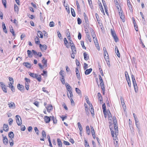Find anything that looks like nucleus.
<instances>
[{
	"mask_svg": "<svg viewBox=\"0 0 147 147\" xmlns=\"http://www.w3.org/2000/svg\"><path fill=\"white\" fill-rule=\"evenodd\" d=\"M42 136L43 138H45L46 136V132L44 130H42Z\"/></svg>",
	"mask_w": 147,
	"mask_h": 147,
	"instance_id": "4c0bfd02",
	"label": "nucleus"
},
{
	"mask_svg": "<svg viewBox=\"0 0 147 147\" xmlns=\"http://www.w3.org/2000/svg\"><path fill=\"white\" fill-rule=\"evenodd\" d=\"M92 70L91 68H90L88 69H87L85 71V74L86 75L89 74L92 71Z\"/></svg>",
	"mask_w": 147,
	"mask_h": 147,
	"instance_id": "a211bd4d",
	"label": "nucleus"
},
{
	"mask_svg": "<svg viewBox=\"0 0 147 147\" xmlns=\"http://www.w3.org/2000/svg\"><path fill=\"white\" fill-rule=\"evenodd\" d=\"M103 50L104 51V55H106V54L107 55H108V53L105 47H103Z\"/></svg>",
	"mask_w": 147,
	"mask_h": 147,
	"instance_id": "e433bc0d",
	"label": "nucleus"
},
{
	"mask_svg": "<svg viewBox=\"0 0 147 147\" xmlns=\"http://www.w3.org/2000/svg\"><path fill=\"white\" fill-rule=\"evenodd\" d=\"M17 88L22 92L24 91V87L23 85L20 84H18L17 85Z\"/></svg>",
	"mask_w": 147,
	"mask_h": 147,
	"instance_id": "20e7f679",
	"label": "nucleus"
},
{
	"mask_svg": "<svg viewBox=\"0 0 147 147\" xmlns=\"http://www.w3.org/2000/svg\"><path fill=\"white\" fill-rule=\"evenodd\" d=\"M3 143L5 145H6L8 143V140L6 136H4L3 137Z\"/></svg>",
	"mask_w": 147,
	"mask_h": 147,
	"instance_id": "f8f14e48",
	"label": "nucleus"
},
{
	"mask_svg": "<svg viewBox=\"0 0 147 147\" xmlns=\"http://www.w3.org/2000/svg\"><path fill=\"white\" fill-rule=\"evenodd\" d=\"M90 107H91V109L90 110V111L91 112V113L92 114V116L94 115V109H93L92 105V104H90Z\"/></svg>",
	"mask_w": 147,
	"mask_h": 147,
	"instance_id": "5701e85b",
	"label": "nucleus"
},
{
	"mask_svg": "<svg viewBox=\"0 0 147 147\" xmlns=\"http://www.w3.org/2000/svg\"><path fill=\"white\" fill-rule=\"evenodd\" d=\"M76 75L77 78L79 80H80L81 79L80 76V74L79 72L78 69V67H77L76 69Z\"/></svg>",
	"mask_w": 147,
	"mask_h": 147,
	"instance_id": "6e6552de",
	"label": "nucleus"
},
{
	"mask_svg": "<svg viewBox=\"0 0 147 147\" xmlns=\"http://www.w3.org/2000/svg\"><path fill=\"white\" fill-rule=\"evenodd\" d=\"M128 5V6L129 8V10L131 11V12L133 11V9L132 7V6L131 5L130 3H128V4H127Z\"/></svg>",
	"mask_w": 147,
	"mask_h": 147,
	"instance_id": "79ce46f5",
	"label": "nucleus"
},
{
	"mask_svg": "<svg viewBox=\"0 0 147 147\" xmlns=\"http://www.w3.org/2000/svg\"><path fill=\"white\" fill-rule=\"evenodd\" d=\"M37 35L38 36L41 38H43V36L42 35V34L41 32L40 31H38L37 32Z\"/></svg>",
	"mask_w": 147,
	"mask_h": 147,
	"instance_id": "bb28decb",
	"label": "nucleus"
},
{
	"mask_svg": "<svg viewBox=\"0 0 147 147\" xmlns=\"http://www.w3.org/2000/svg\"><path fill=\"white\" fill-rule=\"evenodd\" d=\"M97 96L98 97V100L100 101V103H102V98L101 94L99 92L98 93Z\"/></svg>",
	"mask_w": 147,
	"mask_h": 147,
	"instance_id": "1a4fd4ad",
	"label": "nucleus"
},
{
	"mask_svg": "<svg viewBox=\"0 0 147 147\" xmlns=\"http://www.w3.org/2000/svg\"><path fill=\"white\" fill-rule=\"evenodd\" d=\"M49 25L50 27H53L54 26L55 23L53 21L49 23Z\"/></svg>",
	"mask_w": 147,
	"mask_h": 147,
	"instance_id": "a18cd8bd",
	"label": "nucleus"
},
{
	"mask_svg": "<svg viewBox=\"0 0 147 147\" xmlns=\"http://www.w3.org/2000/svg\"><path fill=\"white\" fill-rule=\"evenodd\" d=\"M57 34L59 38H62L61 35L59 31H58L57 32Z\"/></svg>",
	"mask_w": 147,
	"mask_h": 147,
	"instance_id": "49530a36",
	"label": "nucleus"
},
{
	"mask_svg": "<svg viewBox=\"0 0 147 147\" xmlns=\"http://www.w3.org/2000/svg\"><path fill=\"white\" fill-rule=\"evenodd\" d=\"M64 71L61 70L59 72V74L60 75V78H64V73H63Z\"/></svg>",
	"mask_w": 147,
	"mask_h": 147,
	"instance_id": "b1692460",
	"label": "nucleus"
},
{
	"mask_svg": "<svg viewBox=\"0 0 147 147\" xmlns=\"http://www.w3.org/2000/svg\"><path fill=\"white\" fill-rule=\"evenodd\" d=\"M120 18L122 20V21L123 22H124L125 21V20L124 19V15H122L120 16Z\"/></svg>",
	"mask_w": 147,
	"mask_h": 147,
	"instance_id": "774afa93",
	"label": "nucleus"
},
{
	"mask_svg": "<svg viewBox=\"0 0 147 147\" xmlns=\"http://www.w3.org/2000/svg\"><path fill=\"white\" fill-rule=\"evenodd\" d=\"M29 74L30 75V76L32 77L33 78H35L36 77V76L37 74H34V73H32L31 72H28Z\"/></svg>",
	"mask_w": 147,
	"mask_h": 147,
	"instance_id": "4be33fe9",
	"label": "nucleus"
},
{
	"mask_svg": "<svg viewBox=\"0 0 147 147\" xmlns=\"http://www.w3.org/2000/svg\"><path fill=\"white\" fill-rule=\"evenodd\" d=\"M66 86L68 91L69 90H71V86L69 85L68 84H67L66 85Z\"/></svg>",
	"mask_w": 147,
	"mask_h": 147,
	"instance_id": "6e6d98bb",
	"label": "nucleus"
},
{
	"mask_svg": "<svg viewBox=\"0 0 147 147\" xmlns=\"http://www.w3.org/2000/svg\"><path fill=\"white\" fill-rule=\"evenodd\" d=\"M121 9V8L120 9V11H119V15L120 16L122 15H124L123 11Z\"/></svg>",
	"mask_w": 147,
	"mask_h": 147,
	"instance_id": "5fc2aeb1",
	"label": "nucleus"
},
{
	"mask_svg": "<svg viewBox=\"0 0 147 147\" xmlns=\"http://www.w3.org/2000/svg\"><path fill=\"white\" fill-rule=\"evenodd\" d=\"M67 95L69 98L70 97L72 98L73 96V94L71 90H69L67 91Z\"/></svg>",
	"mask_w": 147,
	"mask_h": 147,
	"instance_id": "ddd939ff",
	"label": "nucleus"
},
{
	"mask_svg": "<svg viewBox=\"0 0 147 147\" xmlns=\"http://www.w3.org/2000/svg\"><path fill=\"white\" fill-rule=\"evenodd\" d=\"M84 19L85 22V23L86 24H88L89 23V20L87 15L85 13H84Z\"/></svg>",
	"mask_w": 147,
	"mask_h": 147,
	"instance_id": "9b49d317",
	"label": "nucleus"
},
{
	"mask_svg": "<svg viewBox=\"0 0 147 147\" xmlns=\"http://www.w3.org/2000/svg\"><path fill=\"white\" fill-rule=\"evenodd\" d=\"M9 107L10 108H11L12 109H14L15 108V104L14 102H11L9 103L8 104Z\"/></svg>",
	"mask_w": 147,
	"mask_h": 147,
	"instance_id": "2eb2a0df",
	"label": "nucleus"
},
{
	"mask_svg": "<svg viewBox=\"0 0 147 147\" xmlns=\"http://www.w3.org/2000/svg\"><path fill=\"white\" fill-rule=\"evenodd\" d=\"M76 91L78 94H80L81 95V91L78 88H76Z\"/></svg>",
	"mask_w": 147,
	"mask_h": 147,
	"instance_id": "ea45409f",
	"label": "nucleus"
},
{
	"mask_svg": "<svg viewBox=\"0 0 147 147\" xmlns=\"http://www.w3.org/2000/svg\"><path fill=\"white\" fill-rule=\"evenodd\" d=\"M16 121L17 124L19 125H20L22 124V120L20 117L17 115L16 116Z\"/></svg>",
	"mask_w": 147,
	"mask_h": 147,
	"instance_id": "7ed1b4c3",
	"label": "nucleus"
},
{
	"mask_svg": "<svg viewBox=\"0 0 147 147\" xmlns=\"http://www.w3.org/2000/svg\"><path fill=\"white\" fill-rule=\"evenodd\" d=\"M57 143L59 147H62V143L59 138L57 139Z\"/></svg>",
	"mask_w": 147,
	"mask_h": 147,
	"instance_id": "f3484780",
	"label": "nucleus"
},
{
	"mask_svg": "<svg viewBox=\"0 0 147 147\" xmlns=\"http://www.w3.org/2000/svg\"><path fill=\"white\" fill-rule=\"evenodd\" d=\"M14 10L15 12H16L17 13H18L19 8L18 6L16 4L14 5Z\"/></svg>",
	"mask_w": 147,
	"mask_h": 147,
	"instance_id": "393cba45",
	"label": "nucleus"
},
{
	"mask_svg": "<svg viewBox=\"0 0 147 147\" xmlns=\"http://www.w3.org/2000/svg\"><path fill=\"white\" fill-rule=\"evenodd\" d=\"M26 127L24 125H22L21 126V130L22 131H24L25 130Z\"/></svg>",
	"mask_w": 147,
	"mask_h": 147,
	"instance_id": "e2e57ef3",
	"label": "nucleus"
},
{
	"mask_svg": "<svg viewBox=\"0 0 147 147\" xmlns=\"http://www.w3.org/2000/svg\"><path fill=\"white\" fill-rule=\"evenodd\" d=\"M120 99H121V102L122 105L123 106L124 105H125V103L124 102V100H123V98L122 97H121Z\"/></svg>",
	"mask_w": 147,
	"mask_h": 147,
	"instance_id": "864d4df0",
	"label": "nucleus"
},
{
	"mask_svg": "<svg viewBox=\"0 0 147 147\" xmlns=\"http://www.w3.org/2000/svg\"><path fill=\"white\" fill-rule=\"evenodd\" d=\"M114 3L116 5V7L118 9H119V8L118 7V5H119L118 3L117 0H114Z\"/></svg>",
	"mask_w": 147,
	"mask_h": 147,
	"instance_id": "3c124183",
	"label": "nucleus"
},
{
	"mask_svg": "<svg viewBox=\"0 0 147 147\" xmlns=\"http://www.w3.org/2000/svg\"><path fill=\"white\" fill-rule=\"evenodd\" d=\"M23 65L27 68H30L31 67V64L28 62H24L23 63Z\"/></svg>",
	"mask_w": 147,
	"mask_h": 147,
	"instance_id": "dca6fc26",
	"label": "nucleus"
},
{
	"mask_svg": "<svg viewBox=\"0 0 147 147\" xmlns=\"http://www.w3.org/2000/svg\"><path fill=\"white\" fill-rule=\"evenodd\" d=\"M78 23V24L80 25L81 24L82 21L81 19L79 18H77Z\"/></svg>",
	"mask_w": 147,
	"mask_h": 147,
	"instance_id": "4d7b16f0",
	"label": "nucleus"
},
{
	"mask_svg": "<svg viewBox=\"0 0 147 147\" xmlns=\"http://www.w3.org/2000/svg\"><path fill=\"white\" fill-rule=\"evenodd\" d=\"M82 35L81 33L80 32H78V39L80 40L81 38Z\"/></svg>",
	"mask_w": 147,
	"mask_h": 147,
	"instance_id": "338daca9",
	"label": "nucleus"
},
{
	"mask_svg": "<svg viewBox=\"0 0 147 147\" xmlns=\"http://www.w3.org/2000/svg\"><path fill=\"white\" fill-rule=\"evenodd\" d=\"M81 45H82V48L84 49H86V47H85V46H84V42L83 41H81Z\"/></svg>",
	"mask_w": 147,
	"mask_h": 147,
	"instance_id": "052dcab7",
	"label": "nucleus"
},
{
	"mask_svg": "<svg viewBox=\"0 0 147 147\" xmlns=\"http://www.w3.org/2000/svg\"><path fill=\"white\" fill-rule=\"evenodd\" d=\"M2 27L3 28V30L4 32H5V33H7V30L6 28V26L5 25V23L4 22H2Z\"/></svg>",
	"mask_w": 147,
	"mask_h": 147,
	"instance_id": "aec40b11",
	"label": "nucleus"
},
{
	"mask_svg": "<svg viewBox=\"0 0 147 147\" xmlns=\"http://www.w3.org/2000/svg\"><path fill=\"white\" fill-rule=\"evenodd\" d=\"M85 145L86 147H90L88 143V142L86 140L85 141Z\"/></svg>",
	"mask_w": 147,
	"mask_h": 147,
	"instance_id": "8fccbe9b",
	"label": "nucleus"
},
{
	"mask_svg": "<svg viewBox=\"0 0 147 147\" xmlns=\"http://www.w3.org/2000/svg\"><path fill=\"white\" fill-rule=\"evenodd\" d=\"M10 32L13 35V36H15V34L14 33V32L13 31V30L12 28V27H11V28H10Z\"/></svg>",
	"mask_w": 147,
	"mask_h": 147,
	"instance_id": "58836bf2",
	"label": "nucleus"
},
{
	"mask_svg": "<svg viewBox=\"0 0 147 147\" xmlns=\"http://www.w3.org/2000/svg\"><path fill=\"white\" fill-rule=\"evenodd\" d=\"M86 131L87 134L88 135H89L90 134V127L88 126H86Z\"/></svg>",
	"mask_w": 147,
	"mask_h": 147,
	"instance_id": "c756f323",
	"label": "nucleus"
},
{
	"mask_svg": "<svg viewBox=\"0 0 147 147\" xmlns=\"http://www.w3.org/2000/svg\"><path fill=\"white\" fill-rule=\"evenodd\" d=\"M2 3L5 8L6 7V0H2Z\"/></svg>",
	"mask_w": 147,
	"mask_h": 147,
	"instance_id": "603ef678",
	"label": "nucleus"
},
{
	"mask_svg": "<svg viewBox=\"0 0 147 147\" xmlns=\"http://www.w3.org/2000/svg\"><path fill=\"white\" fill-rule=\"evenodd\" d=\"M27 52L28 55H30L31 54L34 55H42L41 53L40 52L37 53L33 50H32V52H31V51L28 50L27 51Z\"/></svg>",
	"mask_w": 147,
	"mask_h": 147,
	"instance_id": "f03ea898",
	"label": "nucleus"
},
{
	"mask_svg": "<svg viewBox=\"0 0 147 147\" xmlns=\"http://www.w3.org/2000/svg\"><path fill=\"white\" fill-rule=\"evenodd\" d=\"M8 136L10 138H13L14 136L13 132L12 131L9 132L8 134Z\"/></svg>",
	"mask_w": 147,
	"mask_h": 147,
	"instance_id": "a878e982",
	"label": "nucleus"
},
{
	"mask_svg": "<svg viewBox=\"0 0 147 147\" xmlns=\"http://www.w3.org/2000/svg\"><path fill=\"white\" fill-rule=\"evenodd\" d=\"M78 124L79 130L81 132L82 130L83 129L81 124L80 122H78Z\"/></svg>",
	"mask_w": 147,
	"mask_h": 147,
	"instance_id": "473e14b6",
	"label": "nucleus"
},
{
	"mask_svg": "<svg viewBox=\"0 0 147 147\" xmlns=\"http://www.w3.org/2000/svg\"><path fill=\"white\" fill-rule=\"evenodd\" d=\"M51 119L53 121V123L54 124H56L57 123V120L56 118H55L54 116L51 117Z\"/></svg>",
	"mask_w": 147,
	"mask_h": 147,
	"instance_id": "c9c22d12",
	"label": "nucleus"
},
{
	"mask_svg": "<svg viewBox=\"0 0 147 147\" xmlns=\"http://www.w3.org/2000/svg\"><path fill=\"white\" fill-rule=\"evenodd\" d=\"M9 81L10 82H11L12 83H14L13 80V79L12 78L9 77Z\"/></svg>",
	"mask_w": 147,
	"mask_h": 147,
	"instance_id": "680f3d73",
	"label": "nucleus"
},
{
	"mask_svg": "<svg viewBox=\"0 0 147 147\" xmlns=\"http://www.w3.org/2000/svg\"><path fill=\"white\" fill-rule=\"evenodd\" d=\"M113 123H117V120L116 119V117L115 116L113 117Z\"/></svg>",
	"mask_w": 147,
	"mask_h": 147,
	"instance_id": "13d9d810",
	"label": "nucleus"
},
{
	"mask_svg": "<svg viewBox=\"0 0 147 147\" xmlns=\"http://www.w3.org/2000/svg\"><path fill=\"white\" fill-rule=\"evenodd\" d=\"M3 130L5 131H7L9 130V127L7 124H4L3 125Z\"/></svg>",
	"mask_w": 147,
	"mask_h": 147,
	"instance_id": "6ab92c4d",
	"label": "nucleus"
},
{
	"mask_svg": "<svg viewBox=\"0 0 147 147\" xmlns=\"http://www.w3.org/2000/svg\"><path fill=\"white\" fill-rule=\"evenodd\" d=\"M35 131L37 135L39 134L38 133V130L36 127H35L34 128Z\"/></svg>",
	"mask_w": 147,
	"mask_h": 147,
	"instance_id": "09e8293b",
	"label": "nucleus"
},
{
	"mask_svg": "<svg viewBox=\"0 0 147 147\" xmlns=\"http://www.w3.org/2000/svg\"><path fill=\"white\" fill-rule=\"evenodd\" d=\"M42 61L43 64V67L44 68L47 67V60H45L44 58H43Z\"/></svg>",
	"mask_w": 147,
	"mask_h": 147,
	"instance_id": "4468645a",
	"label": "nucleus"
},
{
	"mask_svg": "<svg viewBox=\"0 0 147 147\" xmlns=\"http://www.w3.org/2000/svg\"><path fill=\"white\" fill-rule=\"evenodd\" d=\"M8 121L9 122V125H11L13 122V120L11 118H9V119Z\"/></svg>",
	"mask_w": 147,
	"mask_h": 147,
	"instance_id": "0e129e2a",
	"label": "nucleus"
},
{
	"mask_svg": "<svg viewBox=\"0 0 147 147\" xmlns=\"http://www.w3.org/2000/svg\"><path fill=\"white\" fill-rule=\"evenodd\" d=\"M66 35L67 36V37H69V38L70 37V34L69 31V30L68 29L67 30Z\"/></svg>",
	"mask_w": 147,
	"mask_h": 147,
	"instance_id": "69168bd1",
	"label": "nucleus"
},
{
	"mask_svg": "<svg viewBox=\"0 0 147 147\" xmlns=\"http://www.w3.org/2000/svg\"><path fill=\"white\" fill-rule=\"evenodd\" d=\"M71 48L72 49L73 52V53H74V51H76V48L74 45V44L73 45H71Z\"/></svg>",
	"mask_w": 147,
	"mask_h": 147,
	"instance_id": "37998d69",
	"label": "nucleus"
},
{
	"mask_svg": "<svg viewBox=\"0 0 147 147\" xmlns=\"http://www.w3.org/2000/svg\"><path fill=\"white\" fill-rule=\"evenodd\" d=\"M35 40L36 44L38 45L39 44V43L40 42V41L39 40V39L38 37L36 36V38H35Z\"/></svg>",
	"mask_w": 147,
	"mask_h": 147,
	"instance_id": "c85d7f7f",
	"label": "nucleus"
},
{
	"mask_svg": "<svg viewBox=\"0 0 147 147\" xmlns=\"http://www.w3.org/2000/svg\"><path fill=\"white\" fill-rule=\"evenodd\" d=\"M102 109H103V112L105 113V111H106V107L105 103H104L102 105Z\"/></svg>",
	"mask_w": 147,
	"mask_h": 147,
	"instance_id": "72a5a7b5",
	"label": "nucleus"
},
{
	"mask_svg": "<svg viewBox=\"0 0 147 147\" xmlns=\"http://www.w3.org/2000/svg\"><path fill=\"white\" fill-rule=\"evenodd\" d=\"M1 87L3 91L5 93H7V90L5 87V86H3Z\"/></svg>",
	"mask_w": 147,
	"mask_h": 147,
	"instance_id": "c03bdc74",
	"label": "nucleus"
},
{
	"mask_svg": "<svg viewBox=\"0 0 147 147\" xmlns=\"http://www.w3.org/2000/svg\"><path fill=\"white\" fill-rule=\"evenodd\" d=\"M132 81L134 86V87L135 89V91L136 92V87L137 88V84L136 82V81L135 80V79H133L132 80Z\"/></svg>",
	"mask_w": 147,
	"mask_h": 147,
	"instance_id": "9d476101",
	"label": "nucleus"
},
{
	"mask_svg": "<svg viewBox=\"0 0 147 147\" xmlns=\"http://www.w3.org/2000/svg\"><path fill=\"white\" fill-rule=\"evenodd\" d=\"M46 108L47 109V111L49 113H50L53 109V107L51 105H49L47 107H46Z\"/></svg>",
	"mask_w": 147,
	"mask_h": 147,
	"instance_id": "412c9836",
	"label": "nucleus"
},
{
	"mask_svg": "<svg viewBox=\"0 0 147 147\" xmlns=\"http://www.w3.org/2000/svg\"><path fill=\"white\" fill-rule=\"evenodd\" d=\"M36 77H37L35 78L36 79L38 82H40L41 81V76L40 75L37 74Z\"/></svg>",
	"mask_w": 147,
	"mask_h": 147,
	"instance_id": "cd10ccee",
	"label": "nucleus"
},
{
	"mask_svg": "<svg viewBox=\"0 0 147 147\" xmlns=\"http://www.w3.org/2000/svg\"><path fill=\"white\" fill-rule=\"evenodd\" d=\"M52 117L50 116V117L47 116H44V119L46 123H49L51 121V118Z\"/></svg>",
	"mask_w": 147,
	"mask_h": 147,
	"instance_id": "423d86ee",
	"label": "nucleus"
},
{
	"mask_svg": "<svg viewBox=\"0 0 147 147\" xmlns=\"http://www.w3.org/2000/svg\"><path fill=\"white\" fill-rule=\"evenodd\" d=\"M111 34L113 37L114 40L115 42H117L118 40V38L114 30H113L112 29H111Z\"/></svg>",
	"mask_w": 147,
	"mask_h": 147,
	"instance_id": "f257e3e1",
	"label": "nucleus"
},
{
	"mask_svg": "<svg viewBox=\"0 0 147 147\" xmlns=\"http://www.w3.org/2000/svg\"><path fill=\"white\" fill-rule=\"evenodd\" d=\"M62 84H65V80L64 78H59Z\"/></svg>",
	"mask_w": 147,
	"mask_h": 147,
	"instance_id": "a19ab883",
	"label": "nucleus"
},
{
	"mask_svg": "<svg viewBox=\"0 0 147 147\" xmlns=\"http://www.w3.org/2000/svg\"><path fill=\"white\" fill-rule=\"evenodd\" d=\"M115 50L117 55H120L119 51L117 47L116 46L115 47Z\"/></svg>",
	"mask_w": 147,
	"mask_h": 147,
	"instance_id": "2f4dec72",
	"label": "nucleus"
},
{
	"mask_svg": "<svg viewBox=\"0 0 147 147\" xmlns=\"http://www.w3.org/2000/svg\"><path fill=\"white\" fill-rule=\"evenodd\" d=\"M95 16H96V18L97 19V21L98 22L99 21H100L99 17V16L98 15V14L97 13H96Z\"/></svg>",
	"mask_w": 147,
	"mask_h": 147,
	"instance_id": "bf43d9fd",
	"label": "nucleus"
},
{
	"mask_svg": "<svg viewBox=\"0 0 147 147\" xmlns=\"http://www.w3.org/2000/svg\"><path fill=\"white\" fill-rule=\"evenodd\" d=\"M71 15L72 16L74 17H75L76 16V14L75 13L74 11V9L72 8H71Z\"/></svg>",
	"mask_w": 147,
	"mask_h": 147,
	"instance_id": "7c9ffc66",
	"label": "nucleus"
},
{
	"mask_svg": "<svg viewBox=\"0 0 147 147\" xmlns=\"http://www.w3.org/2000/svg\"><path fill=\"white\" fill-rule=\"evenodd\" d=\"M39 47L42 51H44L45 50H46L47 48V46L45 45L44 44L42 45L41 44H39Z\"/></svg>",
	"mask_w": 147,
	"mask_h": 147,
	"instance_id": "39448f33",
	"label": "nucleus"
},
{
	"mask_svg": "<svg viewBox=\"0 0 147 147\" xmlns=\"http://www.w3.org/2000/svg\"><path fill=\"white\" fill-rule=\"evenodd\" d=\"M104 58L105 59V60L107 62V65L110 67V61H109V56H104Z\"/></svg>",
	"mask_w": 147,
	"mask_h": 147,
	"instance_id": "0eeeda50",
	"label": "nucleus"
},
{
	"mask_svg": "<svg viewBox=\"0 0 147 147\" xmlns=\"http://www.w3.org/2000/svg\"><path fill=\"white\" fill-rule=\"evenodd\" d=\"M85 99L86 100V101L87 103L89 105V106H90V104H91L89 100V99L87 96H85Z\"/></svg>",
	"mask_w": 147,
	"mask_h": 147,
	"instance_id": "f704fd0d",
	"label": "nucleus"
},
{
	"mask_svg": "<svg viewBox=\"0 0 147 147\" xmlns=\"http://www.w3.org/2000/svg\"><path fill=\"white\" fill-rule=\"evenodd\" d=\"M43 73L41 74V75L43 76H47V71L43 70Z\"/></svg>",
	"mask_w": 147,
	"mask_h": 147,
	"instance_id": "de8ad7c7",
	"label": "nucleus"
}]
</instances>
